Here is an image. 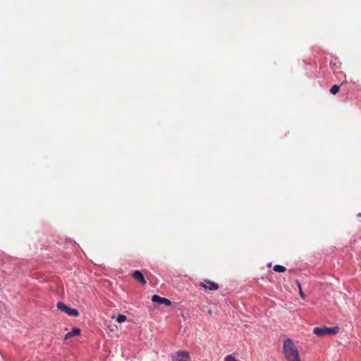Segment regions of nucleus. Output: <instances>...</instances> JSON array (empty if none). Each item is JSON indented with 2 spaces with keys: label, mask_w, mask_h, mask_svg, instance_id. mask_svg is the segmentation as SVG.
<instances>
[{
  "label": "nucleus",
  "mask_w": 361,
  "mask_h": 361,
  "mask_svg": "<svg viewBox=\"0 0 361 361\" xmlns=\"http://www.w3.org/2000/svg\"><path fill=\"white\" fill-rule=\"evenodd\" d=\"M283 348L287 361H300L298 350L290 338L284 341Z\"/></svg>",
  "instance_id": "obj_1"
},
{
  "label": "nucleus",
  "mask_w": 361,
  "mask_h": 361,
  "mask_svg": "<svg viewBox=\"0 0 361 361\" xmlns=\"http://www.w3.org/2000/svg\"><path fill=\"white\" fill-rule=\"evenodd\" d=\"M339 328L338 326L327 327L321 326L315 327L313 329V333L319 337H323L327 335H335L338 333Z\"/></svg>",
  "instance_id": "obj_2"
},
{
  "label": "nucleus",
  "mask_w": 361,
  "mask_h": 361,
  "mask_svg": "<svg viewBox=\"0 0 361 361\" xmlns=\"http://www.w3.org/2000/svg\"><path fill=\"white\" fill-rule=\"evenodd\" d=\"M56 307L59 310L66 312L69 316L78 317L79 315V312L77 309L71 308L62 302H57Z\"/></svg>",
  "instance_id": "obj_3"
},
{
  "label": "nucleus",
  "mask_w": 361,
  "mask_h": 361,
  "mask_svg": "<svg viewBox=\"0 0 361 361\" xmlns=\"http://www.w3.org/2000/svg\"><path fill=\"white\" fill-rule=\"evenodd\" d=\"M173 361H190V353L188 351L181 350L172 355Z\"/></svg>",
  "instance_id": "obj_4"
},
{
  "label": "nucleus",
  "mask_w": 361,
  "mask_h": 361,
  "mask_svg": "<svg viewBox=\"0 0 361 361\" xmlns=\"http://www.w3.org/2000/svg\"><path fill=\"white\" fill-rule=\"evenodd\" d=\"M199 286L202 287L205 290H216L219 288L218 283L209 280H205L204 282H200Z\"/></svg>",
  "instance_id": "obj_5"
},
{
  "label": "nucleus",
  "mask_w": 361,
  "mask_h": 361,
  "mask_svg": "<svg viewBox=\"0 0 361 361\" xmlns=\"http://www.w3.org/2000/svg\"><path fill=\"white\" fill-rule=\"evenodd\" d=\"M152 301L153 302L164 304L166 306H170L171 305V301L170 300L165 298H161L158 295H154L152 297Z\"/></svg>",
  "instance_id": "obj_6"
},
{
  "label": "nucleus",
  "mask_w": 361,
  "mask_h": 361,
  "mask_svg": "<svg viewBox=\"0 0 361 361\" xmlns=\"http://www.w3.org/2000/svg\"><path fill=\"white\" fill-rule=\"evenodd\" d=\"M132 276L135 280L139 281L142 285H145L147 283L142 273L140 271L136 270L133 271Z\"/></svg>",
  "instance_id": "obj_7"
},
{
  "label": "nucleus",
  "mask_w": 361,
  "mask_h": 361,
  "mask_svg": "<svg viewBox=\"0 0 361 361\" xmlns=\"http://www.w3.org/2000/svg\"><path fill=\"white\" fill-rule=\"evenodd\" d=\"M80 333V329L79 328H73L69 332H68L64 337V339H68L73 336H77Z\"/></svg>",
  "instance_id": "obj_8"
},
{
  "label": "nucleus",
  "mask_w": 361,
  "mask_h": 361,
  "mask_svg": "<svg viewBox=\"0 0 361 361\" xmlns=\"http://www.w3.org/2000/svg\"><path fill=\"white\" fill-rule=\"evenodd\" d=\"M273 269L276 272H284L286 269L282 265L276 264L274 267Z\"/></svg>",
  "instance_id": "obj_9"
},
{
  "label": "nucleus",
  "mask_w": 361,
  "mask_h": 361,
  "mask_svg": "<svg viewBox=\"0 0 361 361\" xmlns=\"http://www.w3.org/2000/svg\"><path fill=\"white\" fill-rule=\"evenodd\" d=\"M339 90H340V86L337 85H334L330 89V92L331 94H336V93L338 92Z\"/></svg>",
  "instance_id": "obj_10"
},
{
  "label": "nucleus",
  "mask_w": 361,
  "mask_h": 361,
  "mask_svg": "<svg viewBox=\"0 0 361 361\" xmlns=\"http://www.w3.org/2000/svg\"><path fill=\"white\" fill-rule=\"evenodd\" d=\"M127 317L126 315H123V314H118L117 318H116V321L118 322V323H122L123 322H125L126 320Z\"/></svg>",
  "instance_id": "obj_11"
},
{
  "label": "nucleus",
  "mask_w": 361,
  "mask_h": 361,
  "mask_svg": "<svg viewBox=\"0 0 361 361\" xmlns=\"http://www.w3.org/2000/svg\"><path fill=\"white\" fill-rule=\"evenodd\" d=\"M224 361H238L232 355H226L224 358Z\"/></svg>",
  "instance_id": "obj_12"
},
{
  "label": "nucleus",
  "mask_w": 361,
  "mask_h": 361,
  "mask_svg": "<svg viewBox=\"0 0 361 361\" xmlns=\"http://www.w3.org/2000/svg\"><path fill=\"white\" fill-rule=\"evenodd\" d=\"M297 284H298V288H299V290H300V296L304 299L305 295L304 294V293L302 292V288H301V285L300 283H299V281H297Z\"/></svg>",
  "instance_id": "obj_13"
}]
</instances>
